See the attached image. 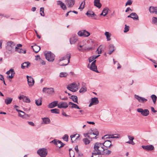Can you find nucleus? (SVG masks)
<instances>
[{
    "label": "nucleus",
    "instance_id": "6",
    "mask_svg": "<svg viewBox=\"0 0 157 157\" xmlns=\"http://www.w3.org/2000/svg\"><path fill=\"white\" fill-rule=\"evenodd\" d=\"M78 34L80 36L87 37L90 35V33L86 30L79 31Z\"/></svg>",
    "mask_w": 157,
    "mask_h": 157
},
{
    "label": "nucleus",
    "instance_id": "14",
    "mask_svg": "<svg viewBox=\"0 0 157 157\" xmlns=\"http://www.w3.org/2000/svg\"><path fill=\"white\" fill-rule=\"evenodd\" d=\"M99 103V101L97 98H94L91 99V102L89 105V106L90 107L93 105L97 104Z\"/></svg>",
    "mask_w": 157,
    "mask_h": 157
},
{
    "label": "nucleus",
    "instance_id": "11",
    "mask_svg": "<svg viewBox=\"0 0 157 157\" xmlns=\"http://www.w3.org/2000/svg\"><path fill=\"white\" fill-rule=\"evenodd\" d=\"M142 147L144 150L147 151L153 150L154 149V147L152 145H142Z\"/></svg>",
    "mask_w": 157,
    "mask_h": 157
},
{
    "label": "nucleus",
    "instance_id": "52",
    "mask_svg": "<svg viewBox=\"0 0 157 157\" xmlns=\"http://www.w3.org/2000/svg\"><path fill=\"white\" fill-rule=\"evenodd\" d=\"M67 55L65 56H64L63 57L61 58V59H60L58 60L59 62L62 61L67 59Z\"/></svg>",
    "mask_w": 157,
    "mask_h": 157
},
{
    "label": "nucleus",
    "instance_id": "5",
    "mask_svg": "<svg viewBox=\"0 0 157 157\" xmlns=\"http://www.w3.org/2000/svg\"><path fill=\"white\" fill-rule=\"evenodd\" d=\"M137 111L140 113V114L143 116L146 117L147 116L149 113V112L148 109H143L141 108H138L137 109Z\"/></svg>",
    "mask_w": 157,
    "mask_h": 157
},
{
    "label": "nucleus",
    "instance_id": "64",
    "mask_svg": "<svg viewBox=\"0 0 157 157\" xmlns=\"http://www.w3.org/2000/svg\"><path fill=\"white\" fill-rule=\"evenodd\" d=\"M75 150L76 151V152L77 153H78L79 152V150L78 149V146L77 145H76L75 148Z\"/></svg>",
    "mask_w": 157,
    "mask_h": 157
},
{
    "label": "nucleus",
    "instance_id": "62",
    "mask_svg": "<svg viewBox=\"0 0 157 157\" xmlns=\"http://www.w3.org/2000/svg\"><path fill=\"white\" fill-rule=\"evenodd\" d=\"M150 60L153 63L157 65V61H156L155 60L151 59H150Z\"/></svg>",
    "mask_w": 157,
    "mask_h": 157
},
{
    "label": "nucleus",
    "instance_id": "41",
    "mask_svg": "<svg viewBox=\"0 0 157 157\" xmlns=\"http://www.w3.org/2000/svg\"><path fill=\"white\" fill-rule=\"evenodd\" d=\"M68 75V74L66 72H61L59 74L60 77H65Z\"/></svg>",
    "mask_w": 157,
    "mask_h": 157
},
{
    "label": "nucleus",
    "instance_id": "16",
    "mask_svg": "<svg viewBox=\"0 0 157 157\" xmlns=\"http://www.w3.org/2000/svg\"><path fill=\"white\" fill-rule=\"evenodd\" d=\"M66 4L68 7H72L75 4V0H66Z\"/></svg>",
    "mask_w": 157,
    "mask_h": 157
},
{
    "label": "nucleus",
    "instance_id": "63",
    "mask_svg": "<svg viewBox=\"0 0 157 157\" xmlns=\"http://www.w3.org/2000/svg\"><path fill=\"white\" fill-rule=\"evenodd\" d=\"M38 59L40 60V56L39 55H37L36 56V58L35 59V60H37Z\"/></svg>",
    "mask_w": 157,
    "mask_h": 157
},
{
    "label": "nucleus",
    "instance_id": "48",
    "mask_svg": "<svg viewBox=\"0 0 157 157\" xmlns=\"http://www.w3.org/2000/svg\"><path fill=\"white\" fill-rule=\"evenodd\" d=\"M24 97V98L23 101L24 102L29 103L30 102V101L29 99V98L26 96H25Z\"/></svg>",
    "mask_w": 157,
    "mask_h": 157
},
{
    "label": "nucleus",
    "instance_id": "20",
    "mask_svg": "<svg viewBox=\"0 0 157 157\" xmlns=\"http://www.w3.org/2000/svg\"><path fill=\"white\" fill-rule=\"evenodd\" d=\"M31 47L33 51L36 53H37L40 49V47L36 45L32 46Z\"/></svg>",
    "mask_w": 157,
    "mask_h": 157
},
{
    "label": "nucleus",
    "instance_id": "17",
    "mask_svg": "<svg viewBox=\"0 0 157 157\" xmlns=\"http://www.w3.org/2000/svg\"><path fill=\"white\" fill-rule=\"evenodd\" d=\"M68 104L65 102H63L59 103L57 105L58 107L59 108L66 109L68 107Z\"/></svg>",
    "mask_w": 157,
    "mask_h": 157
},
{
    "label": "nucleus",
    "instance_id": "53",
    "mask_svg": "<svg viewBox=\"0 0 157 157\" xmlns=\"http://www.w3.org/2000/svg\"><path fill=\"white\" fill-rule=\"evenodd\" d=\"M109 51H112V50H113V49L115 50V49L114 48V46L112 44H110L109 45Z\"/></svg>",
    "mask_w": 157,
    "mask_h": 157
},
{
    "label": "nucleus",
    "instance_id": "61",
    "mask_svg": "<svg viewBox=\"0 0 157 157\" xmlns=\"http://www.w3.org/2000/svg\"><path fill=\"white\" fill-rule=\"evenodd\" d=\"M28 123L30 125L32 126H34L35 125L34 123L32 121H28Z\"/></svg>",
    "mask_w": 157,
    "mask_h": 157
},
{
    "label": "nucleus",
    "instance_id": "50",
    "mask_svg": "<svg viewBox=\"0 0 157 157\" xmlns=\"http://www.w3.org/2000/svg\"><path fill=\"white\" fill-rule=\"evenodd\" d=\"M62 138L64 140L67 142L68 141V136L67 134H65Z\"/></svg>",
    "mask_w": 157,
    "mask_h": 157
},
{
    "label": "nucleus",
    "instance_id": "21",
    "mask_svg": "<svg viewBox=\"0 0 157 157\" xmlns=\"http://www.w3.org/2000/svg\"><path fill=\"white\" fill-rule=\"evenodd\" d=\"M149 11L151 13H155L157 14V7L154 6H150L149 8Z\"/></svg>",
    "mask_w": 157,
    "mask_h": 157
},
{
    "label": "nucleus",
    "instance_id": "7",
    "mask_svg": "<svg viewBox=\"0 0 157 157\" xmlns=\"http://www.w3.org/2000/svg\"><path fill=\"white\" fill-rule=\"evenodd\" d=\"M134 98L136 99L139 102L142 103L146 102L147 101V99L139 96V95L136 94L134 95Z\"/></svg>",
    "mask_w": 157,
    "mask_h": 157
},
{
    "label": "nucleus",
    "instance_id": "4",
    "mask_svg": "<svg viewBox=\"0 0 157 157\" xmlns=\"http://www.w3.org/2000/svg\"><path fill=\"white\" fill-rule=\"evenodd\" d=\"M67 88L73 92H75L78 90L77 85L74 83L68 85L67 86Z\"/></svg>",
    "mask_w": 157,
    "mask_h": 157
},
{
    "label": "nucleus",
    "instance_id": "29",
    "mask_svg": "<svg viewBox=\"0 0 157 157\" xmlns=\"http://www.w3.org/2000/svg\"><path fill=\"white\" fill-rule=\"evenodd\" d=\"M131 15H132V18L134 20H139L138 16L135 13H131Z\"/></svg>",
    "mask_w": 157,
    "mask_h": 157
},
{
    "label": "nucleus",
    "instance_id": "28",
    "mask_svg": "<svg viewBox=\"0 0 157 157\" xmlns=\"http://www.w3.org/2000/svg\"><path fill=\"white\" fill-rule=\"evenodd\" d=\"M13 98H10L8 97L5 100V102L6 105H8L11 103L12 101Z\"/></svg>",
    "mask_w": 157,
    "mask_h": 157
},
{
    "label": "nucleus",
    "instance_id": "51",
    "mask_svg": "<svg viewBox=\"0 0 157 157\" xmlns=\"http://www.w3.org/2000/svg\"><path fill=\"white\" fill-rule=\"evenodd\" d=\"M11 73V75L9 76L8 77V78H10L12 79L13 78L14 76L15 73L14 70L13 71V72H12Z\"/></svg>",
    "mask_w": 157,
    "mask_h": 157
},
{
    "label": "nucleus",
    "instance_id": "32",
    "mask_svg": "<svg viewBox=\"0 0 157 157\" xmlns=\"http://www.w3.org/2000/svg\"><path fill=\"white\" fill-rule=\"evenodd\" d=\"M60 3L58 4V5H59L61 8L63 10H65L67 9V7L65 4L62 2L60 1H58Z\"/></svg>",
    "mask_w": 157,
    "mask_h": 157
},
{
    "label": "nucleus",
    "instance_id": "59",
    "mask_svg": "<svg viewBox=\"0 0 157 157\" xmlns=\"http://www.w3.org/2000/svg\"><path fill=\"white\" fill-rule=\"evenodd\" d=\"M128 138L130 141L133 140L134 139V137L133 136H128Z\"/></svg>",
    "mask_w": 157,
    "mask_h": 157
},
{
    "label": "nucleus",
    "instance_id": "15",
    "mask_svg": "<svg viewBox=\"0 0 157 157\" xmlns=\"http://www.w3.org/2000/svg\"><path fill=\"white\" fill-rule=\"evenodd\" d=\"M86 15L89 17H91L93 19H96L97 16L94 13L93 11H88L87 13H86Z\"/></svg>",
    "mask_w": 157,
    "mask_h": 157
},
{
    "label": "nucleus",
    "instance_id": "25",
    "mask_svg": "<svg viewBox=\"0 0 157 157\" xmlns=\"http://www.w3.org/2000/svg\"><path fill=\"white\" fill-rule=\"evenodd\" d=\"M43 120V122L42 124H48L50 123V121L49 118L47 117H44L42 118Z\"/></svg>",
    "mask_w": 157,
    "mask_h": 157
},
{
    "label": "nucleus",
    "instance_id": "55",
    "mask_svg": "<svg viewBox=\"0 0 157 157\" xmlns=\"http://www.w3.org/2000/svg\"><path fill=\"white\" fill-rule=\"evenodd\" d=\"M132 0H128L127 2L126 3L125 6L128 5H130L132 3Z\"/></svg>",
    "mask_w": 157,
    "mask_h": 157
},
{
    "label": "nucleus",
    "instance_id": "36",
    "mask_svg": "<svg viewBox=\"0 0 157 157\" xmlns=\"http://www.w3.org/2000/svg\"><path fill=\"white\" fill-rule=\"evenodd\" d=\"M52 113L56 114H59V110L57 109H54L50 110Z\"/></svg>",
    "mask_w": 157,
    "mask_h": 157
},
{
    "label": "nucleus",
    "instance_id": "3",
    "mask_svg": "<svg viewBox=\"0 0 157 157\" xmlns=\"http://www.w3.org/2000/svg\"><path fill=\"white\" fill-rule=\"evenodd\" d=\"M44 55L46 59L48 61L53 62L54 61L55 55L51 52H48Z\"/></svg>",
    "mask_w": 157,
    "mask_h": 157
},
{
    "label": "nucleus",
    "instance_id": "49",
    "mask_svg": "<svg viewBox=\"0 0 157 157\" xmlns=\"http://www.w3.org/2000/svg\"><path fill=\"white\" fill-rule=\"evenodd\" d=\"M83 141L86 145L89 144L90 142V141L87 138L83 139Z\"/></svg>",
    "mask_w": 157,
    "mask_h": 157
},
{
    "label": "nucleus",
    "instance_id": "39",
    "mask_svg": "<svg viewBox=\"0 0 157 157\" xmlns=\"http://www.w3.org/2000/svg\"><path fill=\"white\" fill-rule=\"evenodd\" d=\"M107 149L108 148H107L106 149V150H105V151H104V152H102V154L103 155H108L110 154L111 152V151L109 150H107Z\"/></svg>",
    "mask_w": 157,
    "mask_h": 157
},
{
    "label": "nucleus",
    "instance_id": "12",
    "mask_svg": "<svg viewBox=\"0 0 157 157\" xmlns=\"http://www.w3.org/2000/svg\"><path fill=\"white\" fill-rule=\"evenodd\" d=\"M16 111L19 113V116L23 118H26L29 117L28 114H26L25 112L20 110L16 109Z\"/></svg>",
    "mask_w": 157,
    "mask_h": 157
},
{
    "label": "nucleus",
    "instance_id": "45",
    "mask_svg": "<svg viewBox=\"0 0 157 157\" xmlns=\"http://www.w3.org/2000/svg\"><path fill=\"white\" fill-rule=\"evenodd\" d=\"M152 21L153 24L157 25V18L155 17H153L152 18Z\"/></svg>",
    "mask_w": 157,
    "mask_h": 157
},
{
    "label": "nucleus",
    "instance_id": "34",
    "mask_svg": "<svg viewBox=\"0 0 157 157\" xmlns=\"http://www.w3.org/2000/svg\"><path fill=\"white\" fill-rule=\"evenodd\" d=\"M64 145V144L61 141L58 140V143L56 144V146L59 148H60L63 147Z\"/></svg>",
    "mask_w": 157,
    "mask_h": 157
},
{
    "label": "nucleus",
    "instance_id": "31",
    "mask_svg": "<svg viewBox=\"0 0 157 157\" xmlns=\"http://www.w3.org/2000/svg\"><path fill=\"white\" fill-rule=\"evenodd\" d=\"M105 34L106 36L107 41H109L111 40V39L110 38V37L111 35L110 33L108 32H105Z\"/></svg>",
    "mask_w": 157,
    "mask_h": 157
},
{
    "label": "nucleus",
    "instance_id": "60",
    "mask_svg": "<svg viewBox=\"0 0 157 157\" xmlns=\"http://www.w3.org/2000/svg\"><path fill=\"white\" fill-rule=\"evenodd\" d=\"M51 142L54 144L56 146V144L58 143V140L57 141L56 140H52L51 141Z\"/></svg>",
    "mask_w": 157,
    "mask_h": 157
},
{
    "label": "nucleus",
    "instance_id": "22",
    "mask_svg": "<svg viewBox=\"0 0 157 157\" xmlns=\"http://www.w3.org/2000/svg\"><path fill=\"white\" fill-rule=\"evenodd\" d=\"M30 65V63L28 62H24L21 64V68L24 69L25 67L28 68Z\"/></svg>",
    "mask_w": 157,
    "mask_h": 157
},
{
    "label": "nucleus",
    "instance_id": "33",
    "mask_svg": "<svg viewBox=\"0 0 157 157\" xmlns=\"http://www.w3.org/2000/svg\"><path fill=\"white\" fill-rule=\"evenodd\" d=\"M70 98L72 99L74 102L78 104V98L77 96L75 95H72L70 97Z\"/></svg>",
    "mask_w": 157,
    "mask_h": 157
},
{
    "label": "nucleus",
    "instance_id": "40",
    "mask_svg": "<svg viewBox=\"0 0 157 157\" xmlns=\"http://www.w3.org/2000/svg\"><path fill=\"white\" fill-rule=\"evenodd\" d=\"M109 10V8L107 7H105L103 9L102 11L103 13L104 14H103L104 16H105L108 13V11Z\"/></svg>",
    "mask_w": 157,
    "mask_h": 157
},
{
    "label": "nucleus",
    "instance_id": "47",
    "mask_svg": "<svg viewBox=\"0 0 157 157\" xmlns=\"http://www.w3.org/2000/svg\"><path fill=\"white\" fill-rule=\"evenodd\" d=\"M92 133L93 135H95L96 136H98L99 135V132L96 129H95L93 130Z\"/></svg>",
    "mask_w": 157,
    "mask_h": 157
},
{
    "label": "nucleus",
    "instance_id": "44",
    "mask_svg": "<svg viewBox=\"0 0 157 157\" xmlns=\"http://www.w3.org/2000/svg\"><path fill=\"white\" fill-rule=\"evenodd\" d=\"M86 91V88L85 86H83L79 90V92L80 93L84 92Z\"/></svg>",
    "mask_w": 157,
    "mask_h": 157
},
{
    "label": "nucleus",
    "instance_id": "13",
    "mask_svg": "<svg viewBox=\"0 0 157 157\" xmlns=\"http://www.w3.org/2000/svg\"><path fill=\"white\" fill-rule=\"evenodd\" d=\"M78 40V36L76 35H73L70 39L71 44H74Z\"/></svg>",
    "mask_w": 157,
    "mask_h": 157
},
{
    "label": "nucleus",
    "instance_id": "37",
    "mask_svg": "<svg viewBox=\"0 0 157 157\" xmlns=\"http://www.w3.org/2000/svg\"><path fill=\"white\" fill-rule=\"evenodd\" d=\"M67 59L68 60L67 63V64H63V63L62 64L60 65L61 66H65L67 65L68 64V63H69L70 59V58H71L70 54H67Z\"/></svg>",
    "mask_w": 157,
    "mask_h": 157
},
{
    "label": "nucleus",
    "instance_id": "46",
    "mask_svg": "<svg viewBox=\"0 0 157 157\" xmlns=\"http://www.w3.org/2000/svg\"><path fill=\"white\" fill-rule=\"evenodd\" d=\"M44 7H41L40 9V14L41 16H44Z\"/></svg>",
    "mask_w": 157,
    "mask_h": 157
},
{
    "label": "nucleus",
    "instance_id": "8",
    "mask_svg": "<svg viewBox=\"0 0 157 157\" xmlns=\"http://www.w3.org/2000/svg\"><path fill=\"white\" fill-rule=\"evenodd\" d=\"M43 91L50 95H52L54 93V89L52 88H44Z\"/></svg>",
    "mask_w": 157,
    "mask_h": 157
},
{
    "label": "nucleus",
    "instance_id": "9",
    "mask_svg": "<svg viewBox=\"0 0 157 157\" xmlns=\"http://www.w3.org/2000/svg\"><path fill=\"white\" fill-rule=\"evenodd\" d=\"M96 60H94L91 63L90 66V69L93 71H95L97 73H99L97 70V67L95 64Z\"/></svg>",
    "mask_w": 157,
    "mask_h": 157
},
{
    "label": "nucleus",
    "instance_id": "19",
    "mask_svg": "<svg viewBox=\"0 0 157 157\" xmlns=\"http://www.w3.org/2000/svg\"><path fill=\"white\" fill-rule=\"evenodd\" d=\"M58 101H54L49 104L48 107L50 108H52L57 106L58 105Z\"/></svg>",
    "mask_w": 157,
    "mask_h": 157
},
{
    "label": "nucleus",
    "instance_id": "1",
    "mask_svg": "<svg viewBox=\"0 0 157 157\" xmlns=\"http://www.w3.org/2000/svg\"><path fill=\"white\" fill-rule=\"evenodd\" d=\"M94 150L93 151L97 152L99 154L102 153V152H104L106 148H104L103 145L100 143L97 142L94 144Z\"/></svg>",
    "mask_w": 157,
    "mask_h": 157
},
{
    "label": "nucleus",
    "instance_id": "56",
    "mask_svg": "<svg viewBox=\"0 0 157 157\" xmlns=\"http://www.w3.org/2000/svg\"><path fill=\"white\" fill-rule=\"evenodd\" d=\"M129 27L128 26H127L126 25H125V27L124 30V33H126L129 30Z\"/></svg>",
    "mask_w": 157,
    "mask_h": 157
},
{
    "label": "nucleus",
    "instance_id": "38",
    "mask_svg": "<svg viewBox=\"0 0 157 157\" xmlns=\"http://www.w3.org/2000/svg\"><path fill=\"white\" fill-rule=\"evenodd\" d=\"M85 4V0L82 2L79 8V9H80L81 11L84 8Z\"/></svg>",
    "mask_w": 157,
    "mask_h": 157
},
{
    "label": "nucleus",
    "instance_id": "58",
    "mask_svg": "<svg viewBox=\"0 0 157 157\" xmlns=\"http://www.w3.org/2000/svg\"><path fill=\"white\" fill-rule=\"evenodd\" d=\"M13 69L11 68L9 71H7L6 73L8 75H9L10 73H11L12 72H13Z\"/></svg>",
    "mask_w": 157,
    "mask_h": 157
},
{
    "label": "nucleus",
    "instance_id": "10",
    "mask_svg": "<svg viewBox=\"0 0 157 157\" xmlns=\"http://www.w3.org/2000/svg\"><path fill=\"white\" fill-rule=\"evenodd\" d=\"M26 78L27 79V81L29 85L30 86H32L34 84V81L33 78L31 76L27 75Z\"/></svg>",
    "mask_w": 157,
    "mask_h": 157
},
{
    "label": "nucleus",
    "instance_id": "23",
    "mask_svg": "<svg viewBox=\"0 0 157 157\" xmlns=\"http://www.w3.org/2000/svg\"><path fill=\"white\" fill-rule=\"evenodd\" d=\"M100 0H94V5L98 8H100L101 6V5L100 2Z\"/></svg>",
    "mask_w": 157,
    "mask_h": 157
},
{
    "label": "nucleus",
    "instance_id": "42",
    "mask_svg": "<svg viewBox=\"0 0 157 157\" xmlns=\"http://www.w3.org/2000/svg\"><path fill=\"white\" fill-rule=\"evenodd\" d=\"M151 97L152 100L154 103L155 104L157 100L156 96L155 95L153 94L151 95Z\"/></svg>",
    "mask_w": 157,
    "mask_h": 157
},
{
    "label": "nucleus",
    "instance_id": "54",
    "mask_svg": "<svg viewBox=\"0 0 157 157\" xmlns=\"http://www.w3.org/2000/svg\"><path fill=\"white\" fill-rule=\"evenodd\" d=\"M71 107V108H75L78 109H80V108H79V107L78 106V105L75 104L74 105H72Z\"/></svg>",
    "mask_w": 157,
    "mask_h": 157
},
{
    "label": "nucleus",
    "instance_id": "2",
    "mask_svg": "<svg viewBox=\"0 0 157 157\" xmlns=\"http://www.w3.org/2000/svg\"><path fill=\"white\" fill-rule=\"evenodd\" d=\"M36 153L41 157H45L48 154V151L47 149L42 148L38 149Z\"/></svg>",
    "mask_w": 157,
    "mask_h": 157
},
{
    "label": "nucleus",
    "instance_id": "18",
    "mask_svg": "<svg viewBox=\"0 0 157 157\" xmlns=\"http://www.w3.org/2000/svg\"><path fill=\"white\" fill-rule=\"evenodd\" d=\"M102 144L103 145V147L105 146L107 148H109L110 146L112 145L111 142L109 140L105 141Z\"/></svg>",
    "mask_w": 157,
    "mask_h": 157
},
{
    "label": "nucleus",
    "instance_id": "35",
    "mask_svg": "<svg viewBox=\"0 0 157 157\" xmlns=\"http://www.w3.org/2000/svg\"><path fill=\"white\" fill-rule=\"evenodd\" d=\"M35 103L37 106H40L42 105V101L41 98H39L35 100Z\"/></svg>",
    "mask_w": 157,
    "mask_h": 157
},
{
    "label": "nucleus",
    "instance_id": "43",
    "mask_svg": "<svg viewBox=\"0 0 157 157\" xmlns=\"http://www.w3.org/2000/svg\"><path fill=\"white\" fill-rule=\"evenodd\" d=\"M69 152L70 157H75L74 152L71 150V149H69Z\"/></svg>",
    "mask_w": 157,
    "mask_h": 157
},
{
    "label": "nucleus",
    "instance_id": "57",
    "mask_svg": "<svg viewBox=\"0 0 157 157\" xmlns=\"http://www.w3.org/2000/svg\"><path fill=\"white\" fill-rule=\"evenodd\" d=\"M101 47V46H100L96 50V52H97L98 53V54H101V48H100Z\"/></svg>",
    "mask_w": 157,
    "mask_h": 157
},
{
    "label": "nucleus",
    "instance_id": "27",
    "mask_svg": "<svg viewBox=\"0 0 157 157\" xmlns=\"http://www.w3.org/2000/svg\"><path fill=\"white\" fill-rule=\"evenodd\" d=\"M101 154L102 153L99 154V153H98L97 152L93 151L92 153V155L91 156V157H101Z\"/></svg>",
    "mask_w": 157,
    "mask_h": 157
},
{
    "label": "nucleus",
    "instance_id": "30",
    "mask_svg": "<svg viewBox=\"0 0 157 157\" xmlns=\"http://www.w3.org/2000/svg\"><path fill=\"white\" fill-rule=\"evenodd\" d=\"M100 56V55L97 56H93L91 57H90L89 58V61L90 62H91L94 61L95 59L97 58L98 57Z\"/></svg>",
    "mask_w": 157,
    "mask_h": 157
},
{
    "label": "nucleus",
    "instance_id": "24",
    "mask_svg": "<svg viewBox=\"0 0 157 157\" xmlns=\"http://www.w3.org/2000/svg\"><path fill=\"white\" fill-rule=\"evenodd\" d=\"M15 44L13 42L10 41L7 43V46L6 47V49H8V48H13Z\"/></svg>",
    "mask_w": 157,
    "mask_h": 157
},
{
    "label": "nucleus",
    "instance_id": "26",
    "mask_svg": "<svg viewBox=\"0 0 157 157\" xmlns=\"http://www.w3.org/2000/svg\"><path fill=\"white\" fill-rule=\"evenodd\" d=\"M15 51L20 53L25 54L26 53V50H23L17 47H15Z\"/></svg>",
    "mask_w": 157,
    "mask_h": 157
}]
</instances>
